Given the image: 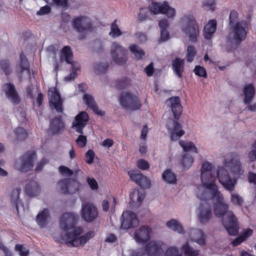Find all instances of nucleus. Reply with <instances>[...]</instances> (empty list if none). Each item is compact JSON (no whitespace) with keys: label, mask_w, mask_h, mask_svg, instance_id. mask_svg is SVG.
Listing matches in <instances>:
<instances>
[{"label":"nucleus","mask_w":256,"mask_h":256,"mask_svg":"<svg viewBox=\"0 0 256 256\" xmlns=\"http://www.w3.org/2000/svg\"><path fill=\"white\" fill-rule=\"evenodd\" d=\"M4 86L7 98L14 104H19L20 100L14 86L12 84L8 83Z\"/></svg>","instance_id":"24"},{"label":"nucleus","mask_w":256,"mask_h":256,"mask_svg":"<svg viewBox=\"0 0 256 256\" xmlns=\"http://www.w3.org/2000/svg\"><path fill=\"white\" fill-rule=\"evenodd\" d=\"M165 256H181V254L177 248L171 246L167 249Z\"/></svg>","instance_id":"52"},{"label":"nucleus","mask_w":256,"mask_h":256,"mask_svg":"<svg viewBox=\"0 0 256 256\" xmlns=\"http://www.w3.org/2000/svg\"><path fill=\"white\" fill-rule=\"evenodd\" d=\"M130 84V80L126 77H122L116 81V86L119 90L126 88Z\"/></svg>","instance_id":"39"},{"label":"nucleus","mask_w":256,"mask_h":256,"mask_svg":"<svg viewBox=\"0 0 256 256\" xmlns=\"http://www.w3.org/2000/svg\"><path fill=\"white\" fill-rule=\"evenodd\" d=\"M166 226L179 234H184V232L182 225L176 220L172 219L166 222Z\"/></svg>","instance_id":"35"},{"label":"nucleus","mask_w":256,"mask_h":256,"mask_svg":"<svg viewBox=\"0 0 256 256\" xmlns=\"http://www.w3.org/2000/svg\"><path fill=\"white\" fill-rule=\"evenodd\" d=\"M72 72L65 78V80L67 81L74 80L77 76V70H80V68L78 67L75 68L74 64H72Z\"/></svg>","instance_id":"55"},{"label":"nucleus","mask_w":256,"mask_h":256,"mask_svg":"<svg viewBox=\"0 0 256 256\" xmlns=\"http://www.w3.org/2000/svg\"><path fill=\"white\" fill-rule=\"evenodd\" d=\"M148 10L147 8L140 9V14L138 15V20L140 22L146 20L148 16Z\"/></svg>","instance_id":"54"},{"label":"nucleus","mask_w":256,"mask_h":256,"mask_svg":"<svg viewBox=\"0 0 256 256\" xmlns=\"http://www.w3.org/2000/svg\"><path fill=\"white\" fill-rule=\"evenodd\" d=\"M194 72L196 75L199 76L204 77L206 78L207 74L206 69L202 66H196L194 68Z\"/></svg>","instance_id":"48"},{"label":"nucleus","mask_w":256,"mask_h":256,"mask_svg":"<svg viewBox=\"0 0 256 256\" xmlns=\"http://www.w3.org/2000/svg\"><path fill=\"white\" fill-rule=\"evenodd\" d=\"M81 215L86 222H91L98 216V210L92 204L86 203L82 205Z\"/></svg>","instance_id":"19"},{"label":"nucleus","mask_w":256,"mask_h":256,"mask_svg":"<svg viewBox=\"0 0 256 256\" xmlns=\"http://www.w3.org/2000/svg\"><path fill=\"white\" fill-rule=\"evenodd\" d=\"M201 181L204 188L208 190L217 188L215 184L216 178L212 172V164L206 162H204L201 168Z\"/></svg>","instance_id":"5"},{"label":"nucleus","mask_w":256,"mask_h":256,"mask_svg":"<svg viewBox=\"0 0 256 256\" xmlns=\"http://www.w3.org/2000/svg\"><path fill=\"white\" fill-rule=\"evenodd\" d=\"M108 62H98L94 64L95 70L99 73L104 74L108 68Z\"/></svg>","instance_id":"46"},{"label":"nucleus","mask_w":256,"mask_h":256,"mask_svg":"<svg viewBox=\"0 0 256 256\" xmlns=\"http://www.w3.org/2000/svg\"><path fill=\"white\" fill-rule=\"evenodd\" d=\"M122 34V32L117 24V20H115L111 24L109 34L112 38H116L120 36Z\"/></svg>","instance_id":"40"},{"label":"nucleus","mask_w":256,"mask_h":256,"mask_svg":"<svg viewBox=\"0 0 256 256\" xmlns=\"http://www.w3.org/2000/svg\"><path fill=\"white\" fill-rule=\"evenodd\" d=\"M198 197L202 201L198 208V218L202 224H204L208 222L212 218L211 206L210 204L206 202L205 197L199 195L198 196Z\"/></svg>","instance_id":"11"},{"label":"nucleus","mask_w":256,"mask_h":256,"mask_svg":"<svg viewBox=\"0 0 256 256\" xmlns=\"http://www.w3.org/2000/svg\"><path fill=\"white\" fill-rule=\"evenodd\" d=\"M18 140H24L28 136L26 130L22 128H17L14 131Z\"/></svg>","instance_id":"45"},{"label":"nucleus","mask_w":256,"mask_h":256,"mask_svg":"<svg viewBox=\"0 0 256 256\" xmlns=\"http://www.w3.org/2000/svg\"><path fill=\"white\" fill-rule=\"evenodd\" d=\"M194 158L192 156L188 154H184L181 160L184 169L189 168L192 166Z\"/></svg>","instance_id":"38"},{"label":"nucleus","mask_w":256,"mask_h":256,"mask_svg":"<svg viewBox=\"0 0 256 256\" xmlns=\"http://www.w3.org/2000/svg\"><path fill=\"white\" fill-rule=\"evenodd\" d=\"M172 68L178 78H182L184 68V60L180 58H176L172 63Z\"/></svg>","instance_id":"25"},{"label":"nucleus","mask_w":256,"mask_h":256,"mask_svg":"<svg viewBox=\"0 0 256 256\" xmlns=\"http://www.w3.org/2000/svg\"><path fill=\"white\" fill-rule=\"evenodd\" d=\"M74 28L79 33L90 32L92 28L90 19L85 16H80L74 18L72 22Z\"/></svg>","instance_id":"12"},{"label":"nucleus","mask_w":256,"mask_h":256,"mask_svg":"<svg viewBox=\"0 0 256 256\" xmlns=\"http://www.w3.org/2000/svg\"><path fill=\"white\" fill-rule=\"evenodd\" d=\"M166 103L168 106H170L174 118L176 120H179L182 111L180 97H171L167 100Z\"/></svg>","instance_id":"22"},{"label":"nucleus","mask_w":256,"mask_h":256,"mask_svg":"<svg viewBox=\"0 0 256 256\" xmlns=\"http://www.w3.org/2000/svg\"><path fill=\"white\" fill-rule=\"evenodd\" d=\"M117 204V199L116 197H112V201L109 202L108 200H104L102 202V208L105 212H110L112 213L115 212L116 206Z\"/></svg>","instance_id":"33"},{"label":"nucleus","mask_w":256,"mask_h":256,"mask_svg":"<svg viewBox=\"0 0 256 256\" xmlns=\"http://www.w3.org/2000/svg\"><path fill=\"white\" fill-rule=\"evenodd\" d=\"M84 100L88 106L91 108L96 114L100 116H102L104 114V112L98 110V106L91 95L84 94Z\"/></svg>","instance_id":"29"},{"label":"nucleus","mask_w":256,"mask_h":256,"mask_svg":"<svg viewBox=\"0 0 256 256\" xmlns=\"http://www.w3.org/2000/svg\"><path fill=\"white\" fill-rule=\"evenodd\" d=\"M230 202L236 206H240L243 202L242 198L238 194L231 192Z\"/></svg>","instance_id":"44"},{"label":"nucleus","mask_w":256,"mask_h":256,"mask_svg":"<svg viewBox=\"0 0 256 256\" xmlns=\"http://www.w3.org/2000/svg\"><path fill=\"white\" fill-rule=\"evenodd\" d=\"M36 157V152L34 150L26 152L20 158L21 166L19 168L20 171L25 172L31 170Z\"/></svg>","instance_id":"16"},{"label":"nucleus","mask_w":256,"mask_h":256,"mask_svg":"<svg viewBox=\"0 0 256 256\" xmlns=\"http://www.w3.org/2000/svg\"><path fill=\"white\" fill-rule=\"evenodd\" d=\"M15 250L20 252V256H28L29 254L28 250L24 248L22 244H17L15 246Z\"/></svg>","instance_id":"57"},{"label":"nucleus","mask_w":256,"mask_h":256,"mask_svg":"<svg viewBox=\"0 0 256 256\" xmlns=\"http://www.w3.org/2000/svg\"><path fill=\"white\" fill-rule=\"evenodd\" d=\"M60 173L64 176H70L73 175L74 172L68 167L64 166H60L58 168Z\"/></svg>","instance_id":"50"},{"label":"nucleus","mask_w":256,"mask_h":256,"mask_svg":"<svg viewBox=\"0 0 256 256\" xmlns=\"http://www.w3.org/2000/svg\"><path fill=\"white\" fill-rule=\"evenodd\" d=\"M20 67L22 71L26 70L28 67V60L26 56L22 52L20 54Z\"/></svg>","instance_id":"53"},{"label":"nucleus","mask_w":256,"mask_h":256,"mask_svg":"<svg viewBox=\"0 0 256 256\" xmlns=\"http://www.w3.org/2000/svg\"><path fill=\"white\" fill-rule=\"evenodd\" d=\"M212 199H216L214 204V214L222 219V223L230 235L236 236L238 234V220L234 212L228 210V206L224 202L222 194L216 188L210 190Z\"/></svg>","instance_id":"2"},{"label":"nucleus","mask_w":256,"mask_h":256,"mask_svg":"<svg viewBox=\"0 0 256 256\" xmlns=\"http://www.w3.org/2000/svg\"><path fill=\"white\" fill-rule=\"evenodd\" d=\"M162 178L164 181L168 184H174L176 182V174L172 172L170 169H167L164 172Z\"/></svg>","instance_id":"34"},{"label":"nucleus","mask_w":256,"mask_h":256,"mask_svg":"<svg viewBox=\"0 0 256 256\" xmlns=\"http://www.w3.org/2000/svg\"><path fill=\"white\" fill-rule=\"evenodd\" d=\"M87 182L92 190H96L98 188V182L94 178H87Z\"/></svg>","instance_id":"63"},{"label":"nucleus","mask_w":256,"mask_h":256,"mask_svg":"<svg viewBox=\"0 0 256 256\" xmlns=\"http://www.w3.org/2000/svg\"><path fill=\"white\" fill-rule=\"evenodd\" d=\"M119 102L122 106L126 110H137L142 106L138 98L128 92H122Z\"/></svg>","instance_id":"6"},{"label":"nucleus","mask_w":256,"mask_h":256,"mask_svg":"<svg viewBox=\"0 0 256 256\" xmlns=\"http://www.w3.org/2000/svg\"><path fill=\"white\" fill-rule=\"evenodd\" d=\"M252 146L254 150L248 153V157L250 162H254L256 160V140Z\"/></svg>","instance_id":"62"},{"label":"nucleus","mask_w":256,"mask_h":256,"mask_svg":"<svg viewBox=\"0 0 256 256\" xmlns=\"http://www.w3.org/2000/svg\"><path fill=\"white\" fill-rule=\"evenodd\" d=\"M73 54L69 46H64L60 51V60H65L68 64H73Z\"/></svg>","instance_id":"32"},{"label":"nucleus","mask_w":256,"mask_h":256,"mask_svg":"<svg viewBox=\"0 0 256 256\" xmlns=\"http://www.w3.org/2000/svg\"><path fill=\"white\" fill-rule=\"evenodd\" d=\"M70 180V178H64L58 182V186L60 188L62 193L64 194H68L69 193L68 186Z\"/></svg>","instance_id":"41"},{"label":"nucleus","mask_w":256,"mask_h":256,"mask_svg":"<svg viewBox=\"0 0 256 256\" xmlns=\"http://www.w3.org/2000/svg\"><path fill=\"white\" fill-rule=\"evenodd\" d=\"M122 217L120 228L122 229L128 230L137 227L139 225V220L136 214L131 211L124 212Z\"/></svg>","instance_id":"13"},{"label":"nucleus","mask_w":256,"mask_h":256,"mask_svg":"<svg viewBox=\"0 0 256 256\" xmlns=\"http://www.w3.org/2000/svg\"><path fill=\"white\" fill-rule=\"evenodd\" d=\"M136 194L137 195V201L138 203L141 204L142 202L143 201V200L144 198L145 197V194L144 192V190L141 192L139 190H134L132 193H131L130 194V198L133 200H134V194Z\"/></svg>","instance_id":"47"},{"label":"nucleus","mask_w":256,"mask_h":256,"mask_svg":"<svg viewBox=\"0 0 256 256\" xmlns=\"http://www.w3.org/2000/svg\"><path fill=\"white\" fill-rule=\"evenodd\" d=\"M86 141L87 140L86 136L82 135V134L78 136V138L76 140V143L81 148H84L86 146Z\"/></svg>","instance_id":"60"},{"label":"nucleus","mask_w":256,"mask_h":256,"mask_svg":"<svg viewBox=\"0 0 256 256\" xmlns=\"http://www.w3.org/2000/svg\"><path fill=\"white\" fill-rule=\"evenodd\" d=\"M216 29V21L215 20H210L204 26V36L206 39L210 40Z\"/></svg>","instance_id":"28"},{"label":"nucleus","mask_w":256,"mask_h":256,"mask_svg":"<svg viewBox=\"0 0 256 256\" xmlns=\"http://www.w3.org/2000/svg\"><path fill=\"white\" fill-rule=\"evenodd\" d=\"M238 12L232 10L230 12L229 16L230 25L233 34V38L236 44H240L246 38L248 27L245 20L237 22Z\"/></svg>","instance_id":"3"},{"label":"nucleus","mask_w":256,"mask_h":256,"mask_svg":"<svg viewBox=\"0 0 256 256\" xmlns=\"http://www.w3.org/2000/svg\"><path fill=\"white\" fill-rule=\"evenodd\" d=\"M89 120V116L84 111H82L78 114L72 124V128L80 134H83V130Z\"/></svg>","instance_id":"18"},{"label":"nucleus","mask_w":256,"mask_h":256,"mask_svg":"<svg viewBox=\"0 0 256 256\" xmlns=\"http://www.w3.org/2000/svg\"><path fill=\"white\" fill-rule=\"evenodd\" d=\"M111 55L113 60L118 65H123L127 61V50L117 42L112 44Z\"/></svg>","instance_id":"8"},{"label":"nucleus","mask_w":256,"mask_h":256,"mask_svg":"<svg viewBox=\"0 0 256 256\" xmlns=\"http://www.w3.org/2000/svg\"><path fill=\"white\" fill-rule=\"evenodd\" d=\"M50 216L49 210L48 208H44L41 212L37 215L36 220L40 227L44 228L46 226Z\"/></svg>","instance_id":"31"},{"label":"nucleus","mask_w":256,"mask_h":256,"mask_svg":"<svg viewBox=\"0 0 256 256\" xmlns=\"http://www.w3.org/2000/svg\"><path fill=\"white\" fill-rule=\"evenodd\" d=\"M215 0H206L202 3V7L206 10L214 11L215 9Z\"/></svg>","instance_id":"51"},{"label":"nucleus","mask_w":256,"mask_h":256,"mask_svg":"<svg viewBox=\"0 0 256 256\" xmlns=\"http://www.w3.org/2000/svg\"><path fill=\"white\" fill-rule=\"evenodd\" d=\"M128 174L132 180L134 182L142 189L150 188V180L143 175L138 170H130L128 172Z\"/></svg>","instance_id":"17"},{"label":"nucleus","mask_w":256,"mask_h":256,"mask_svg":"<svg viewBox=\"0 0 256 256\" xmlns=\"http://www.w3.org/2000/svg\"><path fill=\"white\" fill-rule=\"evenodd\" d=\"M51 12V8L50 6L46 5L40 8V10L36 12L38 16H42L48 14Z\"/></svg>","instance_id":"58"},{"label":"nucleus","mask_w":256,"mask_h":256,"mask_svg":"<svg viewBox=\"0 0 256 256\" xmlns=\"http://www.w3.org/2000/svg\"><path fill=\"white\" fill-rule=\"evenodd\" d=\"M94 153L93 150H89L86 154V162L88 164H92L94 162Z\"/></svg>","instance_id":"56"},{"label":"nucleus","mask_w":256,"mask_h":256,"mask_svg":"<svg viewBox=\"0 0 256 256\" xmlns=\"http://www.w3.org/2000/svg\"><path fill=\"white\" fill-rule=\"evenodd\" d=\"M149 10L154 14H166L169 18H172L175 16V10L168 5L165 1L162 4L153 2L149 6Z\"/></svg>","instance_id":"9"},{"label":"nucleus","mask_w":256,"mask_h":256,"mask_svg":"<svg viewBox=\"0 0 256 256\" xmlns=\"http://www.w3.org/2000/svg\"><path fill=\"white\" fill-rule=\"evenodd\" d=\"M130 50L134 55V58L136 60H142L145 54L144 52L136 44H132L130 46Z\"/></svg>","instance_id":"36"},{"label":"nucleus","mask_w":256,"mask_h":256,"mask_svg":"<svg viewBox=\"0 0 256 256\" xmlns=\"http://www.w3.org/2000/svg\"><path fill=\"white\" fill-rule=\"evenodd\" d=\"M182 248L186 256H198L199 254V250H194L188 242L183 245Z\"/></svg>","instance_id":"42"},{"label":"nucleus","mask_w":256,"mask_h":256,"mask_svg":"<svg viewBox=\"0 0 256 256\" xmlns=\"http://www.w3.org/2000/svg\"><path fill=\"white\" fill-rule=\"evenodd\" d=\"M40 192L38 184L34 180H30L26 184L25 188L26 194L30 196H38Z\"/></svg>","instance_id":"26"},{"label":"nucleus","mask_w":256,"mask_h":256,"mask_svg":"<svg viewBox=\"0 0 256 256\" xmlns=\"http://www.w3.org/2000/svg\"><path fill=\"white\" fill-rule=\"evenodd\" d=\"M137 166L139 168L142 170H148L150 167L149 164L143 159H140L138 160Z\"/></svg>","instance_id":"59"},{"label":"nucleus","mask_w":256,"mask_h":256,"mask_svg":"<svg viewBox=\"0 0 256 256\" xmlns=\"http://www.w3.org/2000/svg\"><path fill=\"white\" fill-rule=\"evenodd\" d=\"M166 128L170 132L172 141L179 140L184 134V130L182 128L181 124L172 118L168 120Z\"/></svg>","instance_id":"14"},{"label":"nucleus","mask_w":256,"mask_h":256,"mask_svg":"<svg viewBox=\"0 0 256 256\" xmlns=\"http://www.w3.org/2000/svg\"><path fill=\"white\" fill-rule=\"evenodd\" d=\"M49 102L58 112H62V100L56 88L52 87L48 90Z\"/></svg>","instance_id":"15"},{"label":"nucleus","mask_w":256,"mask_h":256,"mask_svg":"<svg viewBox=\"0 0 256 256\" xmlns=\"http://www.w3.org/2000/svg\"><path fill=\"white\" fill-rule=\"evenodd\" d=\"M151 232L150 226H142L135 232L134 238L138 243L144 244L149 240Z\"/></svg>","instance_id":"23"},{"label":"nucleus","mask_w":256,"mask_h":256,"mask_svg":"<svg viewBox=\"0 0 256 256\" xmlns=\"http://www.w3.org/2000/svg\"><path fill=\"white\" fill-rule=\"evenodd\" d=\"M78 218V214L74 212H66L60 217V227L66 232L68 246L78 247L84 245L94 236V232L91 231L80 236L83 230L80 227L76 226Z\"/></svg>","instance_id":"1"},{"label":"nucleus","mask_w":256,"mask_h":256,"mask_svg":"<svg viewBox=\"0 0 256 256\" xmlns=\"http://www.w3.org/2000/svg\"><path fill=\"white\" fill-rule=\"evenodd\" d=\"M179 144L185 152L192 150L195 153H198V148L192 142H185L184 140H180L179 141Z\"/></svg>","instance_id":"37"},{"label":"nucleus","mask_w":256,"mask_h":256,"mask_svg":"<svg viewBox=\"0 0 256 256\" xmlns=\"http://www.w3.org/2000/svg\"><path fill=\"white\" fill-rule=\"evenodd\" d=\"M154 69V64L152 62L150 64L144 68V72L146 73L148 76H151L153 75Z\"/></svg>","instance_id":"64"},{"label":"nucleus","mask_w":256,"mask_h":256,"mask_svg":"<svg viewBox=\"0 0 256 256\" xmlns=\"http://www.w3.org/2000/svg\"><path fill=\"white\" fill-rule=\"evenodd\" d=\"M216 174L220 182L226 190L232 192L234 190L236 180L232 178L227 170L221 168H218Z\"/></svg>","instance_id":"10"},{"label":"nucleus","mask_w":256,"mask_h":256,"mask_svg":"<svg viewBox=\"0 0 256 256\" xmlns=\"http://www.w3.org/2000/svg\"><path fill=\"white\" fill-rule=\"evenodd\" d=\"M66 125L61 116H56L50 123L48 133L52 135H57L62 134L65 130Z\"/></svg>","instance_id":"20"},{"label":"nucleus","mask_w":256,"mask_h":256,"mask_svg":"<svg viewBox=\"0 0 256 256\" xmlns=\"http://www.w3.org/2000/svg\"><path fill=\"white\" fill-rule=\"evenodd\" d=\"M20 188H16L12 191L10 196L12 206L14 208H16L18 213L19 212V206L21 204L22 205V200L20 198Z\"/></svg>","instance_id":"27"},{"label":"nucleus","mask_w":256,"mask_h":256,"mask_svg":"<svg viewBox=\"0 0 256 256\" xmlns=\"http://www.w3.org/2000/svg\"><path fill=\"white\" fill-rule=\"evenodd\" d=\"M0 66L6 75H9L11 73L9 60H4L0 62Z\"/></svg>","instance_id":"49"},{"label":"nucleus","mask_w":256,"mask_h":256,"mask_svg":"<svg viewBox=\"0 0 256 256\" xmlns=\"http://www.w3.org/2000/svg\"><path fill=\"white\" fill-rule=\"evenodd\" d=\"M224 164L235 174H240L243 172L240 156L236 152L228 154L224 160Z\"/></svg>","instance_id":"7"},{"label":"nucleus","mask_w":256,"mask_h":256,"mask_svg":"<svg viewBox=\"0 0 256 256\" xmlns=\"http://www.w3.org/2000/svg\"><path fill=\"white\" fill-rule=\"evenodd\" d=\"M182 30L189 38L190 41L196 42L199 34V28L192 15L184 16L181 18Z\"/></svg>","instance_id":"4"},{"label":"nucleus","mask_w":256,"mask_h":256,"mask_svg":"<svg viewBox=\"0 0 256 256\" xmlns=\"http://www.w3.org/2000/svg\"><path fill=\"white\" fill-rule=\"evenodd\" d=\"M54 4L64 8H67L68 2V0H53Z\"/></svg>","instance_id":"61"},{"label":"nucleus","mask_w":256,"mask_h":256,"mask_svg":"<svg viewBox=\"0 0 256 256\" xmlns=\"http://www.w3.org/2000/svg\"><path fill=\"white\" fill-rule=\"evenodd\" d=\"M196 53V50L193 46L190 45L188 46L186 58L188 62H191L193 61Z\"/></svg>","instance_id":"43"},{"label":"nucleus","mask_w":256,"mask_h":256,"mask_svg":"<svg viewBox=\"0 0 256 256\" xmlns=\"http://www.w3.org/2000/svg\"><path fill=\"white\" fill-rule=\"evenodd\" d=\"M164 243L161 242L150 241L145 246L148 256H162L164 253Z\"/></svg>","instance_id":"21"},{"label":"nucleus","mask_w":256,"mask_h":256,"mask_svg":"<svg viewBox=\"0 0 256 256\" xmlns=\"http://www.w3.org/2000/svg\"><path fill=\"white\" fill-rule=\"evenodd\" d=\"M244 102L245 104H249L252 101L255 94V88L252 84L246 85L244 88Z\"/></svg>","instance_id":"30"}]
</instances>
